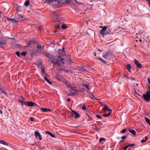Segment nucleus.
Masks as SVG:
<instances>
[{"label":"nucleus","mask_w":150,"mask_h":150,"mask_svg":"<svg viewBox=\"0 0 150 150\" xmlns=\"http://www.w3.org/2000/svg\"><path fill=\"white\" fill-rule=\"evenodd\" d=\"M42 73H45V70L44 68H42Z\"/></svg>","instance_id":"obj_43"},{"label":"nucleus","mask_w":150,"mask_h":150,"mask_svg":"<svg viewBox=\"0 0 150 150\" xmlns=\"http://www.w3.org/2000/svg\"><path fill=\"white\" fill-rule=\"evenodd\" d=\"M16 11L17 12H19V9L18 8H17L16 9Z\"/></svg>","instance_id":"obj_55"},{"label":"nucleus","mask_w":150,"mask_h":150,"mask_svg":"<svg viewBox=\"0 0 150 150\" xmlns=\"http://www.w3.org/2000/svg\"><path fill=\"white\" fill-rule=\"evenodd\" d=\"M45 133L46 134H47L50 135L51 137H52L53 138L55 137V136L52 133L48 131H46Z\"/></svg>","instance_id":"obj_15"},{"label":"nucleus","mask_w":150,"mask_h":150,"mask_svg":"<svg viewBox=\"0 0 150 150\" xmlns=\"http://www.w3.org/2000/svg\"><path fill=\"white\" fill-rule=\"evenodd\" d=\"M44 79L50 84L51 85L52 84V82L50 81L47 78V77L46 76H44Z\"/></svg>","instance_id":"obj_17"},{"label":"nucleus","mask_w":150,"mask_h":150,"mask_svg":"<svg viewBox=\"0 0 150 150\" xmlns=\"http://www.w3.org/2000/svg\"><path fill=\"white\" fill-rule=\"evenodd\" d=\"M71 113L72 114L71 116L74 117L75 119L79 117L80 115L77 112L73 110H71Z\"/></svg>","instance_id":"obj_4"},{"label":"nucleus","mask_w":150,"mask_h":150,"mask_svg":"<svg viewBox=\"0 0 150 150\" xmlns=\"http://www.w3.org/2000/svg\"><path fill=\"white\" fill-rule=\"evenodd\" d=\"M131 68V65L130 64H128L127 66L126 69L128 71L130 72Z\"/></svg>","instance_id":"obj_20"},{"label":"nucleus","mask_w":150,"mask_h":150,"mask_svg":"<svg viewBox=\"0 0 150 150\" xmlns=\"http://www.w3.org/2000/svg\"><path fill=\"white\" fill-rule=\"evenodd\" d=\"M30 54L31 56H33L35 54V52L33 50H31L30 51Z\"/></svg>","instance_id":"obj_22"},{"label":"nucleus","mask_w":150,"mask_h":150,"mask_svg":"<svg viewBox=\"0 0 150 150\" xmlns=\"http://www.w3.org/2000/svg\"><path fill=\"white\" fill-rule=\"evenodd\" d=\"M29 4V2L28 1H26L24 3V5L25 6H28Z\"/></svg>","instance_id":"obj_28"},{"label":"nucleus","mask_w":150,"mask_h":150,"mask_svg":"<svg viewBox=\"0 0 150 150\" xmlns=\"http://www.w3.org/2000/svg\"><path fill=\"white\" fill-rule=\"evenodd\" d=\"M127 137V135L126 136H123L121 137V138L123 140L125 139Z\"/></svg>","instance_id":"obj_34"},{"label":"nucleus","mask_w":150,"mask_h":150,"mask_svg":"<svg viewBox=\"0 0 150 150\" xmlns=\"http://www.w3.org/2000/svg\"><path fill=\"white\" fill-rule=\"evenodd\" d=\"M91 96L90 97L91 98L94 100H97L95 97H94L92 93L91 94Z\"/></svg>","instance_id":"obj_26"},{"label":"nucleus","mask_w":150,"mask_h":150,"mask_svg":"<svg viewBox=\"0 0 150 150\" xmlns=\"http://www.w3.org/2000/svg\"><path fill=\"white\" fill-rule=\"evenodd\" d=\"M21 98H22V100H25V99L24 98H23V97L22 96H21Z\"/></svg>","instance_id":"obj_54"},{"label":"nucleus","mask_w":150,"mask_h":150,"mask_svg":"<svg viewBox=\"0 0 150 150\" xmlns=\"http://www.w3.org/2000/svg\"><path fill=\"white\" fill-rule=\"evenodd\" d=\"M17 19H18V20L19 19H21L22 20H23L25 19V17L23 15L18 14L16 17Z\"/></svg>","instance_id":"obj_6"},{"label":"nucleus","mask_w":150,"mask_h":150,"mask_svg":"<svg viewBox=\"0 0 150 150\" xmlns=\"http://www.w3.org/2000/svg\"><path fill=\"white\" fill-rule=\"evenodd\" d=\"M56 28L57 29H60V25H57Z\"/></svg>","instance_id":"obj_41"},{"label":"nucleus","mask_w":150,"mask_h":150,"mask_svg":"<svg viewBox=\"0 0 150 150\" xmlns=\"http://www.w3.org/2000/svg\"><path fill=\"white\" fill-rule=\"evenodd\" d=\"M30 120L31 121H34V118L33 117H31L30 118Z\"/></svg>","instance_id":"obj_46"},{"label":"nucleus","mask_w":150,"mask_h":150,"mask_svg":"<svg viewBox=\"0 0 150 150\" xmlns=\"http://www.w3.org/2000/svg\"><path fill=\"white\" fill-rule=\"evenodd\" d=\"M129 147V146L128 145H127L125 146V147L124 148V150H126L127 148Z\"/></svg>","instance_id":"obj_42"},{"label":"nucleus","mask_w":150,"mask_h":150,"mask_svg":"<svg viewBox=\"0 0 150 150\" xmlns=\"http://www.w3.org/2000/svg\"><path fill=\"white\" fill-rule=\"evenodd\" d=\"M63 82L66 86L70 87H72V84L70 83L69 81L65 80Z\"/></svg>","instance_id":"obj_11"},{"label":"nucleus","mask_w":150,"mask_h":150,"mask_svg":"<svg viewBox=\"0 0 150 150\" xmlns=\"http://www.w3.org/2000/svg\"><path fill=\"white\" fill-rule=\"evenodd\" d=\"M126 129H122V130H121V131H120V133H125L126 131Z\"/></svg>","instance_id":"obj_35"},{"label":"nucleus","mask_w":150,"mask_h":150,"mask_svg":"<svg viewBox=\"0 0 150 150\" xmlns=\"http://www.w3.org/2000/svg\"><path fill=\"white\" fill-rule=\"evenodd\" d=\"M129 132L132 134L133 135L135 136L136 135V132L135 131H134V129H129Z\"/></svg>","instance_id":"obj_14"},{"label":"nucleus","mask_w":150,"mask_h":150,"mask_svg":"<svg viewBox=\"0 0 150 150\" xmlns=\"http://www.w3.org/2000/svg\"><path fill=\"white\" fill-rule=\"evenodd\" d=\"M70 100V99L69 98H68L67 99V101H68V102H69Z\"/></svg>","instance_id":"obj_53"},{"label":"nucleus","mask_w":150,"mask_h":150,"mask_svg":"<svg viewBox=\"0 0 150 150\" xmlns=\"http://www.w3.org/2000/svg\"><path fill=\"white\" fill-rule=\"evenodd\" d=\"M84 88H86L88 90L90 89V88L88 85L87 84H84Z\"/></svg>","instance_id":"obj_30"},{"label":"nucleus","mask_w":150,"mask_h":150,"mask_svg":"<svg viewBox=\"0 0 150 150\" xmlns=\"http://www.w3.org/2000/svg\"><path fill=\"white\" fill-rule=\"evenodd\" d=\"M44 55L47 57L49 58L51 62L54 64H58L59 62H62L63 64H65L66 61L60 56H55L53 57L52 55L47 53H45Z\"/></svg>","instance_id":"obj_1"},{"label":"nucleus","mask_w":150,"mask_h":150,"mask_svg":"<svg viewBox=\"0 0 150 150\" xmlns=\"http://www.w3.org/2000/svg\"><path fill=\"white\" fill-rule=\"evenodd\" d=\"M124 142V141L123 140H122L121 141H120L119 142V143H120L121 142Z\"/></svg>","instance_id":"obj_59"},{"label":"nucleus","mask_w":150,"mask_h":150,"mask_svg":"<svg viewBox=\"0 0 150 150\" xmlns=\"http://www.w3.org/2000/svg\"><path fill=\"white\" fill-rule=\"evenodd\" d=\"M67 28V26L65 24H63L61 27V28L63 29H65Z\"/></svg>","instance_id":"obj_25"},{"label":"nucleus","mask_w":150,"mask_h":150,"mask_svg":"<svg viewBox=\"0 0 150 150\" xmlns=\"http://www.w3.org/2000/svg\"><path fill=\"white\" fill-rule=\"evenodd\" d=\"M7 20H8L10 21H11V19H9V18H7Z\"/></svg>","instance_id":"obj_56"},{"label":"nucleus","mask_w":150,"mask_h":150,"mask_svg":"<svg viewBox=\"0 0 150 150\" xmlns=\"http://www.w3.org/2000/svg\"><path fill=\"white\" fill-rule=\"evenodd\" d=\"M35 136L36 138H37L38 137L39 139L40 140L42 139V138L41 135L37 131H35Z\"/></svg>","instance_id":"obj_9"},{"label":"nucleus","mask_w":150,"mask_h":150,"mask_svg":"<svg viewBox=\"0 0 150 150\" xmlns=\"http://www.w3.org/2000/svg\"><path fill=\"white\" fill-rule=\"evenodd\" d=\"M145 139H142L141 141V142L142 143H143L145 142L147 139V136H146L145 137Z\"/></svg>","instance_id":"obj_29"},{"label":"nucleus","mask_w":150,"mask_h":150,"mask_svg":"<svg viewBox=\"0 0 150 150\" xmlns=\"http://www.w3.org/2000/svg\"><path fill=\"white\" fill-rule=\"evenodd\" d=\"M27 105L29 106L33 107L34 106L37 105L35 103L30 101L27 103Z\"/></svg>","instance_id":"obj_7"},{"label":"nucleus","mask_w":150,"mask_h":150,"mask_svg":"<svg viewBox=\"0 0 150 150\" xmlns=\"http://www.w3.org/2000/svg\"><path fill=\"white\" fill-rule=\"evenodd\" d=\"M98 51H100V52H102V51L101 50H100V49H98Z\"/></svg>","instance_id":"obj_58"},{"label":"nucleus","mask_w":150,"mask_h":150,"mask_svg":"<svg viewBox=\"0 0 150 150\" xmlns=\"http://www.w3.org/2000/svg\"><path fill=\"white\" fill-rule=\"evenodd\" d=\"M30 45V43L29 42L28 44V46H29V45Z\"/></svg>","instance_id":"obj_60"},{"label":"nucleus","mask_w":150,"mask_h":150,"mask_svg":"<svg viewBox=\"0 0 150 150\" xmlns=\"http://www.w3.org/2000/svg\"><path fill=\"white\" fill-rule=\"evenodd\" d=\"M0 90L1 91L2 93H3L5 94H6V93L5 92L4 90L2 88H1V89H0Z\"/></svg>","instance_id":"obj_36"},{"label":"nucleus","mask_w":150,"mask_h":150,"mask_svg":"<svg viewBox=\"0 0 150 150\" xmlns=\"http://www.w3.org/2000/svg\"><path fill=\"white\" fill-rule=\"evenodd\" d=\"M18 102L21 103L22 105H23V104H25V105H27V101H24L23 100H21L20 99L18 100Z\"/></svg>","instance_id":"obj_16"},{"label":"nucleus","mask_w":150,"mask_h":150,"mask_svg":"<svg viewBox=\"0 0 150 150\" xmlns=\"http://www.w3.org/2000/svg\"><path fill=\"white\" fill-rule=\"evenodd\" d=\"M107 27L106 26H104L102 27V29L100 31V34H103V36L104 35V32L107 29Z\"/></svg>","instance_id":"obj_12"},{"label":"nucleus","mask_w":150,"mask_h":150,"mask_svg":"<svg viewBox=\"0 0 150 150\" xmlns=\"http://www.w3.org/2000/svg\"><path fill=\"white\" fill-rule=\"evenodd\" d=\"M142 97L144 100L147 102H150V93L149 91H146L145 94H143Z\"/></svg>","instance_id":"obj_3"},{"label":"nucleus","mask_w":150,"mask_h":150,"mask_svg":"<svg viewBox=\"0 0 150 150\" xmlns=\"http://www.w3.org/2000/svg\"><path fill=\"white\" fill-rule=\"evenodd\" d=\"M0 113H2L1 111V110L0 111Z\"/></svg>","instance_id":"obj_63"},{"label":"nucleus","mask_w":150,"mask_h":150,"mask_svg":"<svg viewBox=\"0 0 150 150\" xmlns=\"http://www.w3.org/2000/svg\"><path fill=\"white\" fill-rule=\"evenodd\" d=\"M66 3L67 4H71V3L70 2V1L68 0H67Z\"/></svg>","instance_id":"obj_50"},{"label":"nucleus","mask_w":150,"mask_h":150,"mask_svg":"<svg viewBox=\"0 0 150 150\" xmlns=\"http://www.w3.org/2000/svg\"><path fill=\"white\" fill-rule=\"evenodd\" d=\"M0 144L5 145L6 146H8V144L4 140H0Z\"/></svg>","instance_id":"obj_18"},{"label":"nucleus","mask_w":150,"mask_h":150,"mask_svg":"<svg viewBox=\"0 0 150 150\" xmlns=\"http://www.w3.org/2000/svg\"><path fill=\"white\" fill-rule=\"evenodd\" d=\"M102 109L104 111H112L111 109H109V108L106 105H104Z\"/></svg>","instance_id":"obj_10"},{"label":"nucleus","mask_w":150,"mask_h":150,"mask_svg":"<svg viewBox=\"0 0 150 150\" xmlns=\"http://www.w3.org/2000/svg\"><path fill=\"white\" fill-rule=\"evenodd\" d=\"M27 53H26V52H22L21 53V55H23V56H25L26 55Z\"/></svg>","instance_id":"obj_32"},{"label":"nucleus","mask_w":150,"mask_h":150,"mask_svg":"<svg viewBox=\"0 0 150 150\" xmlns=\"http://www.w3.org/2000/svg\"><path fill=\"white\" fill-rule=\"evenodd\" d=\"M67 58H68V61H70V58H69V57H67Z\"/></svg>","instance_id":"obj_57"},{"label":"nucleus","mask_w":150,"mask_h":150,"mask_svg":"<svg viewBox=\"0 0 150 150\" xmlns=\"http://www.w3.org/2000/svg\"><path fill=\"white\" fill-rule=\"evenodd\" d=\"M72 88V89L74 91H78L76 89V87H73L72 86V87H71Z\"/></svg>","instance_id":"obj_39"},{"label":"nucleus","mask_w":150,"mask_h":150,"mask_svg":"<svg viewBox=\"0 0 150 150\" xmlns=\"http://www.w3.org/2000/svg\"><path fill=\"white\" fill-rule=\"evenodd\" d=\"M134 62L135 64L137 67L139 68H141L142 66V64L140 63H139L135 59H134Z\"/></svg>","instance_id":"obj_8"},{"label":"nucleus","mask_w":150,"mask_h":150,"mask_svg":"<svg viewBox=\"0 0 150 150\" xmlns=\"http://www.w3.org/2000/svg\"><path fill=\"white\" fill-rule=\"evenodd\" d=\"M148 82L149 83V84L150 85V79L149 78H147Z\"/></svg>","instance_id":"obj_48"},{"label":"nucleus","mask_w":150,"mask_h":150,"mask_svg":"<svg viewBox=\"0 0 150 150\" xmlns=\"http://www.w3.org/2000/svg\"><path fill=\"white\" fill-rule=\"evenodd\" d=\"M146 0L148 2L149 6L150 7V0Z\"/></svg>","instance_id":"obj_49"},{"label":"nucleus","mask_w":150,"mask_h":150,"mask_svg":"<svg viewBox=\"0 0 150 150\" xmlns=\"http://www.w3.org/2000/svg\"><path fill=\"white\" fill-rule=\"evenodd\" d=\"M134 92L135 94H138L139 95V94L137 93V91H136V90L135 88H134Z\"/></svg>","instance_id":"obj_45"},{"label":"nucleus","mask_w":150,"mask_h":150,"mask_svg":"<svg viewBox=\"0 0 150 150\" xmlns=\"http://www.w3.org/2000/svg\"><path fill=\"white\" fill-rule=\"evenodd\" d=\"M56 32H57V30H55L54 31V32L56 33Z\"/></svg>","instance_id":"obj_61"},{"label":"nucleus","mask_w":150,"mask_h":150,"mask_svg":"<svg viewBox=\"0 0 150 150\" xmlns=\"http://www.w3.org/2000/svg\"><path fill=\"white\" fill-rule=\"evenodd\" d=\"M16 55L18 57H20V52L18 51H17L16 53Z\"/></svg>","instance_id":"obj_33"},{"label":"nucleus","mask_w":150,"mask_h":150,"mask_svg":"<svg viewBox=\"0 0 150 150\" xmlns=\"http://www.w3.org/2000/svg\"><path fill=\"white\" fill-rule=\"evenodd\" d=\"M103 140H105V139L103 138H100L99 140V142H101Z\"/></svg>","instance_id":"obj_37"},{"label":"nucleus","mask_w":150,"mask_h":150,"mask_svg":"<svg viewBox=\"0 0 150 150\" xmlns=\"http://www.w3.org/2000/svg\"><path fill=\"white\" fill-rule=\"evenodd\" d=\"M111 113L112 111H110V112H109V113L107 114H105L104 115H103V116L104 117H107L108 116H110L111 114Z\"/></svg>","instance_id":"obj_24"},{"label":"nucleus","mask_w":150,"mask_h":150,"mask_svg":"<svg viewBox=\"0 0 150 150\" xmlns=\"http://www.w3.org/2000/svg\"><path fill=\"white\" fill-rule=\"evenodd\" d=\"M64 50H65V49H64V48L63 47H62V52H63L64 51Z\"/></svg>","instance_id":"obj_52"},{"label":"nucleus","mask_w":150,"mask_h":150,"mask_svg":"<svg viewBox=\"0 0 150 150\" xmlns=\"http://www.w3.org/2000/svg\"><path fill=\"white\" fill-rule=\"evenodd\" d=\"M134 145V144H129L128 145V146H129V147H132Z\"/></svg>","instance_id":"obj_44"},{"label":"nucleus","mask_w":150,"mask_h":150,"mask_svg":"<svg viewBox=\"0 0 150 150\" xmlns=\"http://www.w3.org/2000/svg\"><path fill=\"white\" fill-rule=\"evenodd\" d=\"M74 94V93H71L69 94L68 95L69 96H73Z\"/></svg>","instance_id":"obj_47"},{"label":"nucleus","mask_w":150,"mask_h":150,"mask_svg":"<svg viewBox=\"0 0 150 150\" xmlns=\"http://www.w3.org/2000/svg\"><path fill=\"white\" fill-rule=\"evenodd\" d=\"M58 15L57 14H55L54 16V18H57L58 17Z\"/></svg>","instance_id":"obj_51"},{"label":"nucleus","mask_w":150,"mask_h":150,"mask_svg":"<svg viewBox=\"0 0 150 150\" xmlns=\"http://www.w3.org/2000/svg\"><path fill=\"white\" fill-rule=\"evenodd\" d=\"M96 116L97 118L99 119H101L102 118V117L98 115H96Z\"/></svg>","instance_id":"obj_40"},{"label":"nucleus","mask_w":150,"mask_h":150,"mask_svg":"<svg viewBox=\"0 0 150 150\" xmlns=\"http://www.w3.org/2000/svg\"><path fill=\"white\" fill-rule=\"evenodd\" d=\"M145 120L146 122L148 124L150 122V120L146 117H145Z\"/></svg>","instance_id":"obj_27"},{"label":"nucleus","mask_w":150,"mask_h":150,"mask_svg":"<svg viewBox=\"0 0 150 150\" xmlns=\"http://www.w3.org/2000/svg\"><path fill=\"white\" fill-rule=\"evenodd\" d=\"M11 22L12 23H16L18 22V19H17L16 18L15 19L12 18L11 19Z\"/></svg>","instance_id":"obj_19"},{"label":"nucleus","mask_w":150,"mask_h":150,"mask_svg":"<svg viewBox=\"0 0 150 150\" xmlns=\"http://www.w3.org/2000/svg\"><path fill=\"white\" fill-rule=\"evenodd\" d=\"M102 57L105 59L108 60L112 59L114 57L113 55L112 54L110 51H108L105 54L103 55Z\"/></svg>","instance_id":"obj_2"},{"label":"nucleus","mask_w":150,"mask_h":150,"mask_svg":"<svg viewBox=\"0 0 150 150\" xmlns=\"http://www.w3.org/2000/svg\"><path fill=\"white\" fill-rule=\"evenodd\" d=\"M148 124L150 125V122Z\"/></svg>","instance_id":"obj_64"},{"label":"nucleus","mask_w":150,"mask_h":150,"mask_svg":"<svg viewBox=\"0 0 150 150\" xmlns=\"http://www.w3.org/2000/svg\"><path fill=\"white\" fill-rule=\"evenodd\" d=\"M36 51L38 53L41 54L42 50V47L38 44H37L36 46Z\"/></svg>","instance_id":"obj_5"},{"label":"nucleus","mask_w":150,"mask_h":150,"mask_svg":"<svg viewBox=\"0 0 150 150\" xmlns=\"http://www.w3.org/2000/svg\"><path fill=\"white\" fill-rule=\"evenodd\" d=\"M82 108V109L83 110H86V107L85 105H83Z\"/></svg>","instance_id":"obj_38"},{"label":"nucleus","mask_w":150,"mask_h":150,"mask_svg":"<svg viewBox=\"0 0 150 150\" xmlns=\"http://www.w3.org/2000/svg\"><path fill=\"white\" fill-rule=\"evenodd\" d=\"M5 43V41H4L3 42H0V47L3 48V46L4 45Z\"/></svg>","instance_id":"obj_23"},{"label":"nucleus","mask_w":150,"mask_h":150,"mask_svg":"<svg viewBox=\"0 0 150 150\" xmlns=\"http://www.w3.org/2000/svg\"><path fill=\"white\" fill-rule=\"evenodd\" d=\"M98 59L99 60H100L101 62L103 63H105V61L104 60L102 59L101 58H99Z\"/></svg>","instance_id":"obj_31"},{"label":"nucleus","mask_w":150,"mask_h":150,"mask_svg":"<svg viewBox=\"0 0 150 150\" xmlns=\"http://www.w3.org/2000/svg\"><path fill=\"white\" fill-rule=\"evenodd\" d=\"M75 1L77 3H78L77 1V0H75Z\"/></svg>","instance_id":"obj_62"},{"label":"nucleus","mask_w":150,"mask_h":150,"mask_svg":"<svg viewBox=\"0 0 150 150\" xmlns=\"http://www.w3.org/2000/svg\"><path fill=\"white\" fill-rule=\"evenodd\" d=\"M58 0H45V2L48 3H52L53 1H57Z\"/></svg>","instance_id":"obj_21"},{"label":"nucleus","mask_w":150,"mask_h":150,"mask_svg":"<svg viewBox=\"0 0 150 150\" xmlns=\"http://www.w3.org/2000/svg\"><path fill=\"white\" fill-rule=\"evenodd\" d=\"M41 110L44 112H47L48 111H51V110L50 109H47V108H41Z\"/></svg>","instance_id":"obj_13"}]
</instances>
